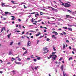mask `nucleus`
I'll return each mask as SVG.
<instances>
[{"label":"nucleus","instance_id":"6ab92c4d","mask_svg":"<svg viewBox=\"0 0 76 76\" xmlns=\"http://www.w3.org/2000/svg\"><path fill=\"white\" fill-rule=\"evenodd\" d=\"M11 35V33H10V34H9L7 35L8 38H10V37Z\"/></svg>","mask_w":76,"mask_h":76},{"label":"nucleus","instance_id":"9b49d317","mask_svg":"<svg viewBox=\"0 0 76 76\" xmlns=\"http://www.w3.org/2000/svg\"><path fill=\"white\" fill-rule=\"evenodd\" d=\"M61 71H63V69H64V66L63 65L61 66Z\"/></svg>","mask_w":76,"mask_h":76},{"label":"nucleus","instance_id":"c85d7f7f","mask_svg":"<svg viewBox=\"0 0 76 76\" xmlns=\"http://www.w3.org/2000/svg\"><path fill=\"white\" fill-rule=\"evenodd\" d=\"M40 58H41V57H37V59L38 60H39Z\"/></svg>","mask_w":76,"mask_h":76},{"label":"nucleus","instance_id":"a211bd4d","mask_svg":"<svg viewBox=\"0 0 76 76\" xmlns=\"http://www.w3.org/2000/svg\"><path fill=\"white\" fill-rule=\"evenodd\" d=\"M68 30L70 31H72V28H69Z\"/></svg>","mask_w":76,"mask_h":76},{"label":"nucleus","instance_id":"13d9d810","mask_svg":"<svg viewBox=\"0 0 76 76\" xmlns=\"http://www.w3.org/2000/svg\"><path fill=\"white\" fill-rule=\"evenodd\" d=\"M34 61H35V62L37 61V59H34Z\"/></svg>","mask_w":76,"mask_h":76},{"label":"nucleus","instance_id":"dca6fc26","mask_svg":"<svg viewBox=\"0 0 76 76\" xmlns=\"http://www.w3.org/2000/svg\"><path fill=\"white\" fill-rule=\"evenodd\" d=\"M62 28H64V29H66V30H67V29H68V28L67 27H63Z\"/></svg>","mask_w":76,"mask_h":76},{"label":"nucleus","instance_id":"49530a36","mask_svg":"<svg viewBox=\"0 0 76 76\" xmlns=\"http://www.w3.org/2000/svg\"><path fill=\"white\" fill-rule=\"evenodd\" d=\"M30 32H35V31H33L32 30L30 31Z\"/></svg>","mask_w":76,"mask_h":76},{"label":"nucleus","instance_id":"7ed1b4c3","mask_svg":"<svg viewBox=\"0 0 76 76\" xmlns=\"http://www.w3.org/2000/svg\"><path fill=\"white\" fill-rule=\"evenodd\" d=\"M8 14H9L8 15ZM11 14V13L9 12H5V15H4V16H7V15H10V14Z\"/></svg>","mask_w":76,"mask_h":76},{"label":"nucleus","instance_id":"c03bdc74","mask_svg":"<svg viewBox=\"0 0 76 76\" xmlns=\"http://www.w3.org/2000/svg\"><path fill=\"white\" fill-rule=\"evenodd\" d=\"M22 49H23V50H26V49H25V48H24V47H23L22 48Z\"/></svg>","mask_w":76,"mask_h":76},{"label":"nucleus","instance_id":"774afa93","mask_svg":"<svg viewBox=\"0 0 76 76\" xmlns=\"http://www.w3.org/2000/svg\"><path fill=\"white\" fill-rule=\"evenodd\" d=\"M55 53H56V52H55L52 53V54H55Z\"/></svg>","mask_w":76,"mask_h":76},{"label":"nucleus","instance_id":"393cba45","mask_svg":"<svg viewBox=\"0 0 76 76\" xmlns=\"http://www.w3.org/2000/svg\"><path fill=\"white\" fill-rule=\"evenodd\" d=\"M48 51H49L48 50H47V51H45L44 52V54H45V53H48Z\"/></svg>","mask_w":76,"mask_h":76},{"label":"nucleus","instance_id":"6e6d98bb","mask_svg":"<svg viewBox=\"0 0 76 76\" xmlns=\"http://www.w3.org/2000/svg\"><path fill=\"white\" fill-rule=\"evenodd\" d=\"M0 63H3V61H2L1 60H0Z\"/></svg>","mask_w":76,"mask_h":76},{"label":"nucleus","instance_id":"603ef678","mask_svg":"<svg viewBox=\"0 0 76 76\" xmlns=\"http://www.w3.org/2000/svg\"><path fill=\"white\" fill-rule=\"evenodd\" d=\"M55 35H58V33H57V32H56L55 33Z\"/></svg>","mask_w":76,"mask_h":76},{"label":"nucleus","instance_id":"f257e3e1","mask_svg":"<svg viewBox=\"0 0 76 76\" xmlns=\"http://www.w3.org/2000/svg\"><path fill=\"white\" fill-rule=\"evenodd\" d=\"M59 1L61 3H62V5H63V6H64L65 7H70V6H71L70 4H69L70 3V2H68L66 3H63V2H61V0H59Z\"/></svg>","mask_w":76,"mask_h":76},{"label":"nucleus","instance_id":"338daca9","mask_svg":"<svg viewBox=\"0 0 76 76\" xmlns=\"http://www.w3.org/2000/svg\"><path fill=\"white\" fill-rule=\"evenodd\" d=\"M60 35H63V34L62 33H60Z\"/></svg>","mask_w":76,"mask_h":76},{"label":"nucleus","instance_id":"6e6552de","mask_svg":"<svg viewBox=\"0 0 76 76\" xmlns=\"http://www.w3.org/2000/svg\"><path fill=\"white\" fill-rule=\"evenodd\" d=\"M4 30V31H6V28L5 27H3L1 29V32H3V31Z\"/></svg>","mask_w":76,"mask_h":76},{"label":"nucleus","instance_id":"680f3d73","mask_svg":"<svg viewBox=\"0 0 76 76\" xmlns=\"http://www.w3.org/2000/svg\"><path fill=\"white\" fill-rule=\"evenodd\" d=\"M39 42V40H37V44H38Z\"/></svg>","mask_w":76,"mask_h":76},{"label":"nucleus","instance_id":"c9c22d12","mask_svg":"<svg viewBox=\"0 0 76 76\" xmlns=\"http://www.w3.org/2000/svg\"><path fill=\"white\" fill-rule=\"evenodd\" d=\"M13 44V42H10V45H12V44Z\"/></svg>","mask_w":76,"mask_h":76},{"label":"nucleus","instance_id":"72a5a7b5","mask_svg":"<svg viewBox=\"0 0 76 76\" xmlns=\"http://www.w3.org/2000/svg\"><path fill=\"white\" fill-rule=\"evenodd\" d=\"M46 40L47 41H50V39L48 38H47L46 39Z\"/></svg>","mask_w":76,"mask_h":76},{"label":"nucleus","instance_id":"5fc2aeb1","mask_svg":"<svg viewBox=\"0 0 76 76\" xmlns=\"http://www.w3.org/2000/svg\"><path fill=\"white\" fill-rule=\"evenodd\" d=\"M32 56H33V55L31 56V58H35V57H33Z\"/></svg>","mask_w":76,"mask_h":76},{"label":"nucleus","instance_id":"3c124183","mask_svg":"<svg viewBox=\"0 0 76 76\" xmlns=\"http://www.w3.org/2000/svg\"><path fill=\"white\" fill-rule=\"evenodd\" d=\"M23 6H24V9H26L27 7H25V5H23Z\"/></svg>","mask_w":76,"mask_h":76},{"label":"nucleus","instance_id":"8fccbe9b","mask_svg":"<svg viewBox=\"0 0 76 76\" xmlns=\"http://www.w3.org/2000/svg\"><path fill=\"white\" fill-rule=\"evenodd\" d=\"M31 68L33 70H34V68H33V67H32V66H31Z\"/></svg>","mask_w":76,"mask_h":76},{"label":"nucleus","instance_id":"4be33fe9","mask_svg":"<svg viewBox=\"0 0 76 76\" xmlns=\"http://www.w3.org/2000/svg\"><path fill=\"white\" fill-rule=\"evenodd\" d=\"M27 50H26L25 51V52H24V53L23 54V56H24V55H25V54H27Z\"/></svg>","mask_w":76,"mask_h":76},{"label":"nucleus","instance_id":"5701e85b","mask_svg":"<svg viewBox=\"0 0 76 76\" xmlns=\"http://www.w3.org/2000/svg\"><path fill=\"white\" fill-rule=\"evenodd\" d=\"M5 7H11L12 6L8 5H5L4 6Z\"/></svg>","mask_w":76,"mask_h":76},{"label":"nucleus","instance_id":"cd10ccee","mask_svg":"<svg viewBox=\"0 0 76 76\" xmlns=\"http://www.w3.org/2000/svg\"><path fill=\"white\" fill-rule=\"evenodd\" d=\"M72 50L73 51H75L76 52V49L75 48H73L72 49Z\"/></svg>","mask_w":76,"mask_h":76},{"label":"nucleus","instance_id":"9d476101","mask_svg":"<svg viewBox=\"0 0 76 76\" xmlns=\"http://www.w3.org/2000/svg\"><path fill=\"white\" fill-rule=\"evenodd\" d=\"M11 17H12V18H12L11 19V20H15V16H11Z\"/></svg>","mask_w":76,"mask_h":76},{"label":"nucleus","instance_id":"864d4df0","mask_svg":"<svg viewBox=\"0 0 76 76\" xmlns=\"http://www.w3.org/2000/svg\"><path fill=\"white\" fill-rule=\"evenodd\" d=\"M19 5H22V2L20 3Z\"/></svg>","mask_w":76,"mask_h":76},{"label":"nucleus","instance_id":"aec40b11","mask_svg":"<svg viewBox=\"0 0 76 76\" xmlns=\"http://www.w3.org/2000/svg\"><path fill=\"white\" fill-rule=\"evenodd\" d=\"M38 67H39V66H35L34 68V69L35 70H37V69L38 68Z\"/></svg>","mask_w":76,"mask_h":76},{"label":"nucleus","instance_id":"37998d69","mask_svg":"<svg viewBox=\"0 0 76 76\" xmlns=\"http://www.w3.org/2000/svg\"><path fill=\"white\" fill-rule=\"evenodd\" d=\"M12 72H13V74H15V71H13Z\"/></svg>","mask_w":76,"mask_h":76},{"label":"nucleus","instance_id":"2f4dec72","mask_svg":"<svg viewBox=\"0 0 76 76\" xmlns=\"http://www.w3.org/2000/svg\"><path fill=\"white\" fill-rule=\"evenodd\" d=\"M53 47H54V46H53ZM53 49L54 50V51H56V49H55V48L54 47L53 48Z\"/></svg>","mask_w":76,"mask_h":76},{"label":"nucleus","instance_id":"ea45409f","mask_svg":"<svg viewBox=\"0 0 76 76\" xmlns=\"http://www.w3.org/2000/svg\"><path fill=\"white\" fill-rule=\"evenodd\" d=\"M28 19H29V18H26V23H27V22H27V21H28Z\"/></svg>","mask_w":76,"mask_h":76},{"label":"nucleus","instance_id":"f8f14e48","mask_svg":"<svg viewBox=\"0 0 76 76\" xmlns=\"http://www.w3.org/2000/svg\"><path fill=\"white\" fill-rule=\"evenodd\" d=\"M15 63L16 64H22V63H21V62H16V61H15Z\"/></svg>","mask_w":76,"mask_h":76},{"label":"nucleus","instance_id":"69168bd1","mask_svg":"<svg viewBox=\"0 0 76 76\" xmlns=\"http://www.w3.org/2000/svg\"><path fill=\"white\" fill-rule=\"evenodd\" d=\"M33 25H37V23H33Z\"/></svg>","mask_w":76,"mask_h":76},{"label":"nucleus","instance_id":"f3484780","mask_svg":"<svg viewBox=\"0 0 76 76\" xmlns=\"http://www.w3.org/2000/svg\"><path fill=\"white\" fill-rule=\"evenodd\" d=\"M39 34H37L36 35V37H38V36H39L40 35H41V33H40V32H39Z\"/></svg>","mask_w":76,"mask_h":76},{"label":"nucleus","instance_id":"79ce46f5","mask_svg":"<svg viewBox=\"0 0 76 76\" xmlns=\"http://www.w3.org/2000/svg\"><path fill=\"white\" fill-rule=\"evenodd\" d=\"M5 4L4 3H2L1 6H3V5H4Z\"/></svg>","mask_w":76,"mask_h":76},{"label":"nucleus","instance_id":"412c9836","mask_svg":"<svg viewBox=\"0 0 76 76\" xmlns=\"http://www.w3.org/2000/svg\"><path fill=\"white\" fill-rule=\"evenodd\" d=\"M52 38H54V39H56V37H55V36H54V35H53L52 36Z\"/></svg>","mask_w":76,"mask_h":76},{"label":"nucleus","instance_id":"e2e57ef3","mask_svg":"<svg viewBox=\"0 0 76 76\" xmlns=\"http://www.w3.org/2000/svg\"><path fill=\"white\" fill-rule=\"evenodd\" d=\"M22 4H26V3H25L24 2H22Z\"/></svg>","mask_w":76,"mask_h":76},{"label":"nucleus","instance_id":"a19ab883","mask_svg":"<svg viewBox=\"0 0 76 76\" xmlns=\"http://www.w3.org/2000/svg\"><path fill=\"white\" fill-rule=\"evenodd\" d=\"M31 22L33 23L34 22V18H32V19H31Z\"/></svg>","mask_w":76,"mask_h":76},{"label":"nucleus","instance_id":"0e129e2a","mask_svg":"<svg viewBox=\"0 0 76 76\" xmlns=\"http://www.w3.org/2000/svg\"><path fill=\"white\" fill-rule=\"evenodd\" d=\"M56 31H53V32H52V33H53V34H56Z\"/></svg>","mask_w":76,"mask_h":76},{"label":"nucleus","instance_id":"09e8293b","mask_svg":"<svg viewBox=\"0 0 76 76\" xmlns=\"http://www.w3.org/2000/svg\"><path fill=\"white\" fill-rule=\"evenodd\" d=\"M62 59H63V58H60L59 60V61H61Z\"/></svg>","mask_w":76,"mask_h":76},{"label":"nucleus","instance_id":"4c0bfd02","mask_svg":"<svg viewBox=\"0 0 76 76\" xmlns=\"http://www.w3.org/2000/svg\"><path fill=\"white\" fill-rule=\"evenodd\" d=\"M63 33L64 34V35H66V33L64 32V31H63Z\"/></svg>","mask_w":76,"mask_h":76},{"label":"nucleus","instance_id":"473e14b6","mask_svg":"<svg viewBox=\"0 0 76 76\" xmlns=\"http://www.w3.org/2000/svg\"><path fill=\"white\" fill-rule=\"evenodd\" d=\"M65 47H66V45H63V48L64 49L65 48Z\"/></svg>","mask_w":76,"mask_h":76},{"label":"nucleus","instance_id":"c756f323","mask_svg":"<svg viewBox=\"0 0 76 76\" xmlns=\"http://www.w3.org/2000/svg\"><path fill=\"white\" fill-rule=\"evenodd\" d=\"M11 54H12V52L11 51H10L9 52V55L10 56V55H11Z\"/></svg>","mask_w":76,"mask_h":76},{"label":"nucleus","instance_id":"2eb2a0df","mask_svg":"<svg viewBox=\"0 0 76 76\" xmlns=\"http://www.w3.org/2000/svg\"><path fill=\"white\" fill-rule=\"evenodd\" d=\"M67 25H68V26H69V27H72V26H73V25H70L69 24H67Z\"/></svg>","mask_w":76,"mask_h":76},{"label":"nucleus","instance_id":"f03ea898","mask_svg":"<svg viewBox=\"0 0 76 76\" xmlns=\"http://www.w3.org/2000/svg\"><path fill=\"white\" fill-rule=\"evenodd\" d=\"M63 10L64 12H69L70 13H71V12H72V11H70L69 10H66V9H63Z\"/></svg>","mask_w":76,"mask_h":76},{"label":"nucleus","instance_id":"a878e982","mask_svg":"<svg viewBox=\"0 0 76 76\" xmlns=\"http://www.w3.org/2000/svg\"><path fill=\"white\" fill-rule=\"evenodd\" d=\"M35 12H34L31 13H29V15H32V14H35Z\"/></svg>","mask_w":76,"mask_h":76},{"label":"nucleus","instance_id":"4468645a","mask_svg":"<svg viewBox=\"0 0 76 76\" xmlns=\"http://www.w3.org/2000/svg\"><path fill=\"white\" fill-rule=\"evenodd\" d=\"M37 14H35V16L36 17V18H37V16H39V14H38V13L37 12H36Z\"/></svg>","mask_w":76,"mask_h":76},{"label":"nucleus","instance_id":"20e7f679","mask_svg":"<svg viewBox=\"0 0 76 76\" xmlns=\"http://www.w3.org/2000/svg\"><path fill=\"white\" fill-rule=\"evenodd\" d=\"M31 44V41L29 40L28 41L27 44V46L29 47V46H30Z\"/></svg>","mask_w":76,"mask_h":76},{"label":"nucleus","instance_id":"b1692460","mask_svg":"<svg viewBox=\"0 0 76 76\" xmlns=\"http://www.w3.org/2000/svg\"><path fill=\"white\" fill-rule=\"evenodd\" d=\"M11 2H12V3H13V4H16V3H15V1H11Z\"/></svg>","mask_w":76,"mask_h":76},{"label":"nucleus","instance_id":"bb28decb","mask_svg":"<svg viewBox=\"0 0 76 76\" xmlns=\"http://www.w3.org/2000/svg\"><path fill=\"white\" fill-rule=\"evenodd\" d=\"M15 60V59L14 58L12 57V58L11 61H13V60L14 61V60Z\"/></svg>","mask_w":76,"mask_h":76},{"label":"nucleus","instance_id":"bf43d9fd","mask_svg":"<svg viewBox=\"0 0 76 76\" xmlns=\"http://www.w3.org/2000/svg\"><path fill=\"white\" fill-rule=\"evenodd\" d=\"M66 42H69V41L68 40H67L66 41Z\"/></svg>","mask_w":76,"mask_h":76},{"label":"nucleus","instance_id":"f704fd0d","mask_svg":"<svg viewBox=\"0 0 76 76\" xmlns=\"http://www.w3.org/2000/svg\"><path fill=\"white\" fill-rule=\"evenodd\" d=\"M46 18H47V19H50V17H46Z\"/></svg>","mask_w":76,"mask_h":76},{"label":"nucleus","instance_id":"0eeeda50","mask_svg":"<svg viewBox=\"0 0 76 76\" xmlns=\"http://www.w3.org/2000/svg\"><path fill=\"white\" fill-rule=\"evenodd\" d=\"M52 58H53L54 60H55L56 58L57 57V56L54 55V56H52Z\"/></svg>","mask_w":76,"mask_h":76},{"label":"nucleus","instance_id":"de8ad7c7","mask_svg":"<svg viewBox=\"0 0 76 76\" xmlns=\"http://www.w3.org/2000/svg\"><path fill=\"white\" fill-rule=\"evenodd\" d=\"M18 45H20V42H19L18 44Z\"/></svg>","mask_w":76,"mask_h":76},{"label":"nucleus","instance_id":"423d86ee","mask_svg":"<svg viewBox=\"0 0 76 76\" xmlns=\"http://www.w3.org/2000/svg\"><path fill=\"white\" fill-rule=\"evenodd\" d=\"M54 55H52L50 56L49 57H48V59H50L52 57H54Z\"/></svg>","mask_w":76,"mask_h":76},{"label":"nucleus","instance_id":"a18cd8bd","mask_svg":"<svg viewBox=\"0 0 76 76\" xmlns=\"http://www.w3.org/2000/svg\"><path fill=\"white\" fill-rule=\"evenodd\" d=\"M42 37H44V34L43 35V36H40L39 37V38H42Z\"/></svg>","mask_w":76,"mask_h":76},{"label":"nucleus","instance_id":"7c9ffc66","mask_svg":"<svg viewBox=\"0 0 76 76\" xmlns=\"http://www.w3.org/2000/svg\"><path fill=\"white\" fill-rule=\"evenodd\" d=\"M69 17H70V15H66V18H69Z\"/></svg>","mask_w":76,"mask_h":76},{"label":"nucleus","instance_id":"39448f33","mask_svg":"<svg viewBox=\"0 0 76 76\" xmlns=\"http://www.w3.org/2000/svg\"><path fill=\"white\" fill-rule=\"evenodd\" d=\"M51 8L52 9V10L55 11V12H58V10H57L56 9H55L52 7H51Z\"/></svg>","mask_w":76,"mask_h":76},{"label":"nucleus","instance_id":"4d7b16f0","mask_svg":"<svg viewBox=\"0 0 76 76\" xmlns=\"http://www.w3.org/2000/svg\"><path fill=\"white\" fill-rule=\"evenodd\" d=\"M74 13L75 14H76V11L75 12H73L72 13V14H74Z\"/></svg>","mask_w":76,"mask_h":76},{"label":"nucleus","instance_id":"e433bc0d","mask_svg":"<svg viewBox=\"0 0 76 76\" xmlns=\"http://www.w3.org/2000/svg\"><path fill=\"white\" fill-rule=\"evenodd\" d=\"M18 60L19 61H21V59H20L19 58H18Z\"/></svg>","mask_w":76,"mask_h":76},{"label":"nucleus","instance_id":"ddd939ff","mask_svg":"<svg viewBox=\"0 0 76 76\" xmlns=\"http://www.w3.org/2000/svg\"><path fill=\"white\" fill-rule=\"evenodd\" d=\"M63 76H67V74H66V73H64V71H63Z\"/></svg>","mask_w":76,"mask_h":76},{"label":"nucleus","instance_id":"1a4fd4ad","mask_svg":"<svg viewBox=\"0 0 76 76\" xmlns=\"http://www.w3.org/2000/svg\"><path fill=\"white\" fill-rule=\"evenodd\" d=\"M48 48H47V47H46L45 48H43V51H46V50H48Z\"/></svg>","mask_w":76,"mask_h":76},{"label":"nucleus","instance_id":"58836bf2","mask_svg":"<svg viewBox=\"0 0 76 76\" xmlns=\"http://www.w3.org/2000/svg\"><path fill=\"white\" fill-rule=\"evenodd\" d=\"M70 60H72V57H71L69 58V60L70 61Z\"/></svg>","mask_w":76,"mask_h":76},{"label":"nucleus","instance_id":"052dcab7","mask_svg":"<svg viewBox=\"0 0 76 76\" xmlns=\"http://www.w3.org/2000/svg\"><path fill=\"white\" fill-rule=\"evenodd\" d=\"M18 21L20 22H21V20H20V19H18Z\"/></svg>","mask_w":76,"mask_h":76}]
</instances>
